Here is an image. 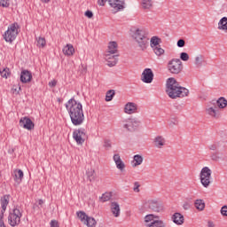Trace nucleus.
I'll list each match as a JSON object with an SVG mask.
<instances>
[{"label":"nucleus","mask_w":227,"mask_h":227,"mask_svg":"<svg viewBox=\"0 0 227 227\" xmlns=\"http://www.w3.org/2000/svg\"><path fill=\"white\" fill-rule=\"evenodd\" d=\"M66 109L74 127H80V125L84 123V110H82V104L81 102L73 98L66 103Z\"/></svg>","instance_id":"f257e3e1"},{"label":"nucleus","mask_w":227,"mask_h":227,"mask_svg":"<svg viewBox=\"0 0 227 227\" xmlns=\"http://www.w3.org/2000/svg\"><path fill=\"white\" fill-rule=\"evenodd\" d=\"M166 93L169 98H184L189 95V90L180 86L176 79L171 77L167 80Z\"/></svg>","instance_id":"f03ea898"},{"label":"nucleus","mask_w":227,"mask_h":227,"mask_svg":"<svg viewBox=\"0 0 227 227\" xmlns=\"http://www.w3.org/2000/svg\"><path fill=\"white\" fill-rule=\"evenodd\" d=\"M227 106V100L226 98L221 97L217 100L213 99L207 104V108H206V112L209 116L212 118H219L221 114L219 113V109H224Z\"/></svg>","instance_id":"7ed1b4c3"},{"label":"nucleus","mask_w":227,"mask_h":227,"mask_svg":"<svg viewBox=\"0 0 227 227\" xmlns=\"http://www.w3.org/2000/svg\"><path fill=\"white\" fill-rule=\"evenodd\" d=\"M134 40L137 42L138 47L141 51H145L146 47H148V33L145 29H136L133 35Z\"/></svg>","instance_id":"20e7f679"},{"label":"nucleus","mask_w":227,"mask_h":227,"mask_svg":"<svg viewBox=\"0 0 227 227\" xmlns=\"http://www.w3.org/2000/svg\"><path fill=\"white\" fill-rule=\"evenodd\" d=\"M19 35V24L18 23H12L8 27V29L5 31L4 35V39L5 42H9V43H12L15 38H17V35Z\"/></svg>","instance_id":"39448f33"},{"label":"nucleus","mask_w":227,"mask_h":227,"mask_svg":"<svg viewBox=\"0 0 227 227\" xmlns=\"http://www.w3.org/2000/svg\"><path fill=\"white\" fill-rule=\"evenodd\" d=\"M168 70L170 74H174L176 75L180 74L182 70H184L182 60H180V59H172L169 60L168 63Z\"/></svg>","instance_id":"423d86ee"},{"label":"nucleus","mask_w":227,"mask_h":227,"mask_svg":"<svg viewBox=\"0 0 227 227\" xmlns=\"http://www.w3.org/2000/svg\"><path fill=\"white\" fill-rule=\"evenodd\" d=\"M22 217V213L18 207H14L12 211L10 212L8 216V223L10 226L15 227L20 224V218Z\"/></svg>","instance_id":"0eeeda50"},{"label":"nucleus","mask_w":227,"mask_h":227,"mask_svg":"<svg viewBox=\"0 0 227 227\" xmlns=\"http://www.w3.org/2000/svg\"><path fill=\"white\" fill-rule=\"evenodd\" d=\"M212 178V170L208 167H204L200 171V183L203 187H208L210 185Z\"/></svg>","instance_id":"6e6552de"},{"label":"nucleus","mask_w":227,"mask_h":227,"mask_svg":"<svg viewBox=\"0 0 227 227\" xmlns=\"http://www.w3.org/2000/svg\"><path fill=\"white\" fill-rule=\"evenodd\" d=\"M122 123L123 129H126L128 132H134V130H136V129L139 127L141 122L137 119H128L126 121H123Z\"/></svg>","instance_id":"1a4fd4ad"},{"label":"nucleus","mask_w":227,"mask_h":227,"mask_svg":"<svg viewBox=\"0 0 227 227\" xmlns=\"http://www.w3.org/2000/svg\"><path fill=\"white\" fill-rule=\"evenodd\" d=\"M73 138L76 141L77 145H82L86 138V129L84 128H79L73 132Z\"/></svg>","instance_id":"9d476101"},{"label":"nucleus","mask_w":227,"mask_h":227,"mask_svg":"<svg viewBox=\"0 0 227 227\" xmlns=\"http://www.w3.org/2000/svg\"><path fill=\"white\" fill-rule=\"evenodd\" d=\"M148 208L151 210V212H162L164 210V206L162 205V202H160L159 200H149L147 201Z\"/></svg>","instance_id":"9b49d317"},{"label":"nucleus","mask_w":227,"mask_h":227,"mask_svg":"<svg viewBox=\"0 0 227 227\" xmlns=\"http://www.w3.org/2000/svg\"><path fill=\"white\" fill-rule=\"evenodd\" d=\"M108 4L114 8L115 12L125 10V0H108Z\"/></svg>","instance_id":"f8f14e48"},{"label":"nucleus","mask_w":227,"mask_h":227,"mask_svg":"<svg viewBox=\"0 0 227 227\" xmlns=\"http://www.w3.org/2000/svg\"><path fill=\"white\" fill-rule=\"evenodd\" d=\"M20 80L23 84H27L33 80V74L27 69H23L20 73Z\"/></svg>","instance_id":"ddd939ff"},{"label":"nucleus","mask_w":227,"mask_h":227,"mask_svg":"<svg viewBox=\"0 0 227 227\" xmlns=\"http://www.w3.org/2000/svg\"><path fill=\"white\" fill-rule=\"evenodd\" d=\"M20 127H22L27 130H33V129H35V123L29 119V117H22L20 120Z\"/></svg>","instance_id":"4468645a"},{"label":"nucleus","mask_w":227,"mask_h":227,"mask_svg":"<svg viewBox=\"0 0 227 227\" xmlns=\"http://www.w3.org/2000/svg\"><path fill=\"white\" fill-rule=\"evenodd\" d=\"M142 81L146 84H150L153 81V71L150 68H145L142 74Z\"/></svg>","instance_id":"2eb2a0df"},{"label":"nucleus","mask_w":227,"mask_h":227,"mask_svg":"<svg viewBox=\"0 0 227 227\" xmlns=\"http://www.w3.org/2000/svg\"><path fill=\"white\" fill-rule=\"evenodd\" d=\"M0 203H1V207H2L0 216L4 217V213L6 212V208L10 203V195H4L0 199Z\"/></svg>","instance_id":"dca6fc26"},{"label":"nucleus","mask_w":227,"mask_h":227,"mask_svg":"<svg viewBox=\"0 0 227 227\" xmlns=\"http://www.w3.org/2000/svg\"><path fill=\"white\" fill-rule=\"evenodd\" d=\"M173 223L177 224V226H182L184 224L185 219L184 218V215L180 213H175L171 217Z\"/></svg>","instance_id":"f3484780"},{"label":"nucleus","mask_w":227,"mask_h":227,"mask_svg":"<svg viewBox=\"0 0 227 227\" xmlns=\"http://www.w3.org/2000/svg\"><path fill=\"white\" fill-rule=\"evenodd\" d=\"M118 56L120 55L106 54V60H107L108 67H116V64L118 63Z\"/></svg>","instance_id":"a211bd4d"},{"label":"nucleus","mask_w":227,"mask_h":227,"mask_svg":"<svg viewBox=\"0 0 227 227\" xmlns=\"http://www.w3.org/2000/svg\"><path fill=\"white\" fill-rule=\"evenodd\" d=\"M224 142L223 141H216L213 144L208 145V149L212 150V152H218V150H221V148H224Z\"/></svg>","instance_id":"6ab92c4d"},{"label":"nucleus","mask_w":227,"mask_h":227,"mask_svg":"<svg viewBox=\"0 0 227 227\" xmlns=\"http://www.w3.org/2000/svg\"><path fill=\"white\" fill-rule=\"evenodd\" d=\"M137 110V107L134 103H128L124 107V113H126L127 114H134V113H136Z\"/></svg>","instance_id":"aec40b11"},{"label":"nucleus","mask_w":227,"mask_h":227,"mask_svg":"<svg viewBox=\"0 0 227 227\" xmlns=\"http://www.w3.org/2000/svg\"><path fill=\"white\" fill-rule=\"evenodd\" d=\"M13 178L17 184H20L24 178V172L21 169H16L13 171Z\"/></svg>","instance_id":"412c9836"},{"label":"nucleus","mask_w":227,"mask_h":227,"mask_svg":"<svg viewBox=\"0 0 227 227\" xmlns=\"http://www.w3.org/2000/svg\"><path fill=\"white\" fill-rule=\"evenodd\" d=\"M111 212L114 215V217H120V204L118 202H112L111 203Z\"/></svg>","instance_id":"4be33fe9"},{"label":"nucleus","mask_w":227,"mask_h":227,"mask_svg":"<svg viewBox=\"0 0 227 227\" xmlns=\"http://www.w3.org/2000/svg\"><path fill=\"white\" fill-rule=\"evenodd\" d=\"M166 145V138L162 136H158L154 138V146L156 148H162Z\"/></svg>","instance_id":"5701e85b"},{"label":"nucleus","mask_w":227,"mask_h":227,"mask_svg":"<svg viewBox=\"0 0 227 227\" xmlns=\"http://www.w3.org/2000/svg\"><path fill=\"white\" fill-rule=\"evenodd\" d=\"M108 54H118V43L110 42L108 44Z\"/></svg>","instance_id":"b1692460"},{"label":"nucleus","mask_w":227,"mask_h":227,"mask_svg":"<svg viewBox=\"0 0 227 227\" xmlns=\"http://www.w3.org/2000/svg\"><path fill=\"white\" fill-rule=\"evenodd\" d=\"M74 52H75V49L72 44H67V46L63 49V53L65 56H74Z\"/></svg>","instance_id":"393cba45"},{"label":"nucleus","mask_w":227,"mask_h":227,"mask_svg":"<svg viewBox=\"0 0 227 227\" xmlns=\"http://www.w3.org/2000/svg\"><path fill=\"white\" fill-rule=\"evenodd\" d=\"M141 6H142L143 10H150L153 6V1L142 0Z\"/></svg>","instance_id":"a878e982"},{"label":"nucleus","mask_w":227,"mask_h":227,"mask_svg":"<svg viewBox=\"0 0 227 227\" xmlns=\"http://www.w3.org/2000/svg\"><path fill=\"white\" fill-rule=\"evenodd\" d=\"M218 29H222L223 31H227V18L223 17L218 22Z\"/></svg>","instance_id":"bb28decb"},{"label":"nucleus","mask_w":227,"mask_h":227,"mask_svg":"<svg viewBox=\"0 0 227 227\" xmlns=\"http://www.w3.org/2000/svg\"><path fill=\"white\" fill-rule=\"evenodd\" d=\"M149 227H166V223L162 220H154L151 223L147 224Z\"/></svg>","instance_id":"cd10ccee"},{"label":"nucleus","mask_w":227,"mask_h":227,"mask_svg":"<svg viewBox=\"0 0 227 227\" xmlns=\"http://www.w3.org/2000/svg\"><path fill=\"white\" fill-rule=\"evenodd\" d=\"M133 160H134V164H133V168H137V166H141L143 164V156L139 155V154H136L133 157Z\"/></svg>","instance_id":"c85d7f7f"},{"label":"nucleus","mask_w":227,"mask_h":227,"mask_svg":"<svg viewBox=\"0 0 227 227\" xmlns=\"http://www.w3.org/2000/svg\"><path fill=\"white\" fill-rule=\"evenodd\" d=\"M87 175V178H89L90 182H95L96 178H97V175L95 174V170L94 169H88L86 172Z\"/></svg>","instance_id":"c756f323"},{"label":"nucleus","mask_w":227,"mask_h":227,"mask_svg":"<svg viewBox=\"0 0 227 227\" xmlns=\"http://www.w3.org/2000/svg\"><path fill=\"white\" fill-rule=\"evenodd\" d=\"M116 95V91L114 90H109L106 94V102H111L114 96Z\"/></svg>","instance_id":"7c9ffc66"},{"label":"nucleus","mask_w":227,"mask_h":227,"mask_svg":"<svg viewBox=\"0 0 227 227\" xmlns=\"http://www.w3.org/2000/svg\"><path fill=\"white\" fill-rule=\"evenodd\" d=\"M194 207L197 210H205V202L203 200H197L194 203Z\"/></svg>","instance_id":"2f4dec72"},{"label":"nucleus","mask_w":227,"mask_h":227,"mask_svg":"<svg viewBox=\"0 0 227 227\" xmlns=\"http://www.w3.org/2000/svg\"><path fill=\"white\" fill-rule=\"evenodd\" d=\"M112 196L113 194L111 192H105L101 197H99V201L106 203V201H109V200H111Z\"/></svg>","instance_id":"473e14b6"},{"label":"nucleus","mask_w":227,"mask_h":227,"mask_svg":"<svg viewBox=\"0 0 227 227\" xmlns=\"http://www.w3.org/2000/svg\"><path fill=\"white\" fill-rule=\"evenodd\" d=\"M84 224H86V226H88V227L96 226L97 225V220H95V218H93V217L88 216L87 219L85 220Z\"/></svg>","instance_id":"72a5a7b5"},{"label":"nucleus","mask_w":227,"mask_h":227,"mask_svg":"<svg viewBox=\"0 0 227 227\" xmlns=\"http://www.w3.org/2000/svg\"><path fill=\"white\" fill-rule=\"evenodd\" d=\"M159 43H160V38L157 36H153L151 38V47L152 49H154L155 47H159Z\"/></svg>","instance_id":"f704fd0d"},{"label":"nucleus","mask_w":227,"mask_h":227,"mask_svg":"<svg viewBox=\"0 0 227 227\" xmlns=\"http://www.w3.org/2000/svg\"><path fill=\"white\" fill-rule=\"evenodd\" d=\"M155 219H159V215H155L153 214H149L145 216V223H153Z\"/></svg>","instance_id":"c9c22d12"},{"label":"nucleus","mask_w":227,"mask_h":227,"mask_svg":"<svg viewBox=\"0 0 227 227\" xmlns=\"http://www.w3.org/2000/svg\"><path fill=\"white\" fill-rule=\"evenodd\" d=\"M76 215L80 221L84 224V223H86V219H88V215H86L84 211H79L76 213Z\"/></svg>","instance_id":"e433bc0d"},{"label":"nucleus","mask_w":227,"mask_h":227,"mask_svg":"<svg viewBox=\"0 0 227 227\" xmlns=\"http://www.w3.org/2000/svg\"><path fill=\"white\" fill-rule=\"evenodd\" d=\"M45 45H47V42L45 41V39L43 37H39L37 39V47H41L42 49H43Z\"/></svg>","instance_id":"4c0bfd02"},{"label":"nucleus","mask_w":227,"mask_h":227,"mask_svg":"<svg viewBox=\"0 0 227 227\" xmlns=\"http://www.w3.org/2000/svg\"><path fill=\"white\" fill-rule=\"evenodd\" d=\"M153 49V51L156 54V56H162V54H164V49L160 48V45L156 46Z\"/></svg>","instance_id":"58836bf2"},{"label":"nucleus","mask_w":227,"mask_h":227,"mask_svg":"<svg viewBox=\"0 0 227 227\" xmlns=\"http://www.w3.org/2000/svg\"><path fill=\"white\" fill-rule=\"evenodd\" d=\"M195 65L196 67H200L203 65V56L200 55L195 58Z\"/></svg>","instance_id":"ea45409f"},{"label":"nucleus","mask_w":227,"mask_h":227,"mask_svg":"<svg viewBox=\"0 0 227 227\" xmlns=\"http://www.w3.org/2000/svg\"><path fill=\"white\" fill-rule=\"evenodd\" d=\"M1 77H4V79H8L10 77V69L6 68L0 72Z\"/></svg>","instance_id":"a19ab883"},{"label":"nucleus","mask_w":227,"mask_h":227,"mask_svg":"<svg viewBox=\"0 0 227 227\" xmlns=\"http://www.w3.org/2000/svg\"><path fill=\"white\" fill-rule=\"evenodd\" d=\"M117 168L120 169L121 171H123L125 169V163L120 160L119 161L115 162Z\"/></svg>","instance_id":"79ce46f5"},{"label":"nucleus","mask_w":227,"mask_h":227,"mask_svg":"<svg viewBox=\"0 0 227 227\" xmlns=\"http://www.w3.org/2000/svg\"><path fill=\"white\" fill-rule=\"evenodd\" d=\"M180 59H182V61H189V54H187V52H181Z\"/></svg>","instance_id":"37998d69"},{"label":"nucleus","mask_w":227,"mask_h":227,"mask_svg":"<svg viewBox=\"0 0 227 227\" xmlns=\"http://www.w3.org/2000/svg\"><path fill=\"white\" fill-rule=\"evenodd\" d=\"M211 159H212V160H215L217 162V160H219L221 159V156H219V153L216 152L211 155Z\"/></svg>","instance_id":"c03bdc74"},{"label":"nucleus","mask_w":227,"mask_h":227,"mask_svg":"<svg viewBox=\"0 0 227 227\" xmlns=\"http://www.w3.org/2000/svg\"><path fill=\"white\" fill-rule=\"evenodd\" d=\"M0 6L3 8H8L10 6V4L8 3V0H0Z\"/></svg>","instance_id":"a18cd8bd"},{"label":"nucleus","mask_w":227,"mask_h":227,"mask_svg":"<svg viewBox=\"0 0 227 227\" xmlns=\"http://www.w3.org/2000/svg\"><path fill=\"white\" fill-rule=\"evenodd\" d=\"M177 47H180V48L185 47V41L184 39H179L177 41Z\"/></svg>","instance_id":"49530a36"},{"label":"nucleus","mask_w":227,"mask_h":227,"mask_svg":"<svg viewBox=\"0 0 227 227\" xmlns=\"http://www.w3.org/2000/svg\"><path fill=\"white\" fill-rule=\"evenodd\" d=\"M104 146H105V148H111V146H112L111 140H109V139H105V141H104Z\"/></svg>","instance_id":"de8ad7c7"},{"label":"nucleus","mask_w":227,"mask_h":227,"mask_svg":"<svg viewBox=\"0 0 227 227\" xmlns=\"http://www.w3.org/2000/svg\"><path fill=\"white\" fill-rule=\"evenodd\" d=\"M51 227H59V223L57 220H51L50 223Z\"/></svg>","instance_id":"09e8293b"},{"label":"nucleus","mask_w":227,"mask_h":227,"mask_svg":"<svg viewBox=\"0 0 227 227\" xmlns=\"http://www.w3.org/2000/svg\"><path fill=\"white\" fill-rule=\"evenodd\" d=\"M221 214H222V215H224L225 217H227V206L222 207Z\"/></svg>","instance_id":"8fccbe9b"},{"label":"nucleus","mask_w":227,"mask_h":227,"mask_svg":"<svg viewBox=\"0 0 227 227\" xmlns=\"http://www.w3.org/2000/svg\"><path fill=\"white\" fill-rule=\"evenodd\" d=\"M85 17H87L88 19H93V12L86 11L85 12Z\"/></svg>","instance_id":"3c124183"},{"label":"nucleus","mask_w":227,"mask_h":227,"mask_svg":"<svg viewBox=\"0 0 227 227\" xmlns=\"http://www.w3.org/2000/svg\"><path fill=\"white\" fill-rule=\"evenodd\" d=\"M139 187H140L139 183L135 182L133 191L135 192H139Z\"/></svg>","instance_id":"603ef678"},{"label":"nucleus","mask_w":227,"mask_h":227,"mask_svg":"<svg viewBox=\"0 0 227 227\" xmlns=\"http://www.w3.org/2000/svg\"><path fill=\"white\" fill-rule=\"evenodd\" d=\"M109 3V0H98V4H99V6H106V3Z\"/></svg>","instance_id":"864d4df0"},{"label":"nucleus","mask_w":227,"mask_h":227,"mask_svg":"<svg viewBox=\"0 0 227 227\" xmlns=\"http://www.w3.org/2000/svg\"><path fill=\"white\" fill-rule=\"evenodd\" d=\"M183 208H184V210H189V208H191V203L184 202L183 205Z\"/></svg>","instance_id":"5fc2aeb1"},{"label":"nucleus","mask_w":227,"mask_h":227,"mask_svg":"<svg viewBox=\"0 0 227 227\" xmlns=\"http://www.w3.org/2000/svg\"><path fill=\"white\" fill-rule=\"evenodd\" d=\"M169 125H170V127H173V125H178V120H176V119L170 120Z\"/></svg>","instance_id":"6e6d98bb"},{"label":"nucleus","mask_w":227,"mask_h":227,"mask_svg":"<svg viewBox=\"0 0 227 227\" xmlns=\"http://www.w3.org/2000/svg\"><path fill=\"white\" fill-rule=\"evenodd\" d=\"M114 162H118V161L121 160V158L120 157V154H114Z\"/></svg>","instance_id":"4d7b16f0"},{"label":"nucleus","mask_w":227,"mask_h":227,"mask_svg":"<svg viewBox=\"0 0 227 227\" xmlns=\"http://www.w3.org/2000/svg\"><path fill=\"white\" fill-rule=\"evenodd\" d=\"M3 219H4V216H0V227H6Z\"/></svg>","instance_id":"13d9d810"},{"label":"nucleus","mask_w":227,"mask_h":227,"mask_svg":"<svg viewBox=\"0 0 227 227\" xmlns=\"http://www.w3.org/2000/svg\"><path fill=\"white\" fill-rule=\"evenodd\" d=\"M56 84H57L56 80H53L49 82V86H51V88H55Z\"/></svg>","instance_id":"bf43d9fd"},{"label":"nucleus","mask_w":227,"mask_h":227,"mask_svg":"<svg viewBox=\"0 0 227 227\" xmlns=\"http://www.w3.org/2000/svg\"><path fill=\"white\" fill-rule=\"evenodd\" d=\"M207 226H208V227H214V223L208 222V223H207Z\"/></svg>","instance_id":"052dcab7"},{"label":"nucleus","mask_w":227,"mask_h":227,"mask_svg":"<svg viewBox=\"0 0 227 227\" xmlns=\"http://www.w3.org/2000/svg\"><path fill=\"white\" fill-rule=\"evenodd\" d=\"M42 1V3H51V0H41Z\"/></svg>","instance_id":"680f3d73"},{"label":"nucleus","mask_w":227,"mask_h":227,"mask_svg":"<svg viewBox=\"0 0 227 227\" xmlns=\"http://www.w3.org/2000/svg\"><path fill=\"white\" fill-rule=\"evenodd\" d=\"M38 205H43V200H39V201H38Z\"/></svg>","instance_id":"e2e57ef3"},{"label":"nucleus","mask_w":227,"mask_h":227,"mask_svg":"<svg viewBox=\"0 0 227 227\" xmlns=\"http://www.w3.org/2000/svg\"><path fill=\"white\" fill-rule=\"evenodd\" d=\"M19 90H22V88L20 86V87H19Z\"/></svg>","instance_id":"0e129e2a"}]
</instances>
